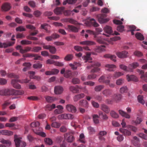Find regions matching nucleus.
I'll return each mask as SVG.
<instances>
[{"label": "nucleus", "instance_id": "1", "mask_svg": "<svg viewBox=\"0 0 147 147\" xmlns=\"http://www.w3.org/2000/svg\"><path fill=\"white\" fill-rule=\"evenodd\" d=\"M29 81V80L27 79L22 80L17 79H12L11 81V83L14 88L20 89L21 88V86L20 84L18 83V82L22 83H27Z\"/></svg>", "mask_w": 147, "mask_h": 147}, {"label": "nucleus", "instance_id": "2", "mask_svg": "<svg viewBox=\"0 0 147 147\" xmlns=\"http://www.w3.org/2000/svg\"><path fill=\"white\" fill-rule=\"evenodd\" d=\"M110 38H107L106 39H103L101 37H98L97 39V41L100 44H105L107 43L106 42L111 43L112 41H116L120 39V37H109Z\"/></svg>", "mask_w": 147, "mask_h": 147}, {"label": "nucleus", "instance_id": "3", "mask_svg": "<svg viewBox=\"0 0 147 147\" xmlns=\"http://www.w3.org/2000/svg\"><path fill=\"white\" fill-rule=\"evenodd\" d=\"M100 64L99 63L94 62L92 63L91 66H87V68L88 69H89L93 68V69H92L91 71V72H96L100 71V68H98V67L100 66Z\"/></svg>", "mask_w": 147, "mask_h": 147}, {"label": "nucleus", "instance_id": "4", "mask_svg": "<svg viewBox=\"0 0 147 147\" xmlns=\"http://www.w3.org/2000/svg\"><path fill=\"white\" fill-rule=\"evenodd\" d=\"M7 95H20L23 94L24 92L23 90H16L13 89H7Z\"/></svg>", "mask_w": 147, "mask_h": 147}, {"label": "nucleus", "instance_id": "5", "mask_svg": "<svg viewBox=\"0 0 147 147\" xmlns=\"http://www.w3.org/2000/svg\"><path fill=\"white\" fill-rule=\"evenodd\" d=\"M21 138H18V136L15 135L14 136V142L16 147H25L26 146V143L22 141L21 140Z\"/></svg>", "mask_w": 147, "mask_h": 147}, {"label": "nucleus", "instance_id": "6", "mask_svg": "<svg viewBox=\"0 0 147 147\" xmlns=\"http://www.w3.org/2000/svg\"><path fill=\"white\" fill-rule=\"evenodd\" d=\"M103 30L106 33L110 35L114 36L118 35L119 34L118 32L116 31L113 32L111 28L109 26H106L103 28Z\"/></svg>", "mask_w": 147, "mask_h": 147}, {"label": "nucleus", "instance_id": "7", "mask_svg": "<svg viewBox=\"0 0 147 147\" xmlns=\"http://www.w3.org/2000/svg\"><path fill=\"white\" fill-rule=\"evenodd\" d=\"M106 17V15L104 14H99L97 16L98 21L100 24L105 23L109 21V19L105 18Z\"/></svg>", "mask_w": 147, "mask_h": 147}, {"label": "nucleus", "instance_id": "8", "mask_svg": "<svg viewBox=\"0 0 147 147\" xmlns=\"http://www.w3.org/2000/svg\"><path fill=\"white\" fill-rule=\"evenodd\" d=\"M85 24L88 26H92L94 27H97L99 26V25L96 22V21L93 18L90 19L89 20L86 21L85 22Z\"/></svg>", "mask_w": 147, "mask_h": 147}, {"label": "nucleus", "instance_id": "9", "mask_svg": "<svg viewBox=\"0 0 147 147\" xmlns=\"http://www.w3.org/2000/svg\"><path fill=\"white\" fill-rule=\"evenodd\" d=\"M58 118L59 119H73L74 118V115L70 114H63L59 115Z\"/></svg>", "mask_w": 147, "mask_h": 147}, {"label": "nucleus", "instance_id": "10", "mask_svg": "<svg viewBox=\"0 0 147 147\" xmlns=\"http://www.w3.org/2000/svg\"><path fill=\"white\" fill-rule=\"evenodd\" d=\"M82 87L81 86H71L69 87V89L71 92L73 93H78L80 92V90L82 89Z\"/></svg>", "mask_w": 147, "mask_h": 147}, {"label": "nucleus", "instance_id": "11", "mask_svg": "<svg viewBox=\"0 0 147 147\" xmlns=\"http://www.w3.org/2000/svg\"><path fill=\"white\" fill-rule=\"evenodd\" d=\"M14 41H10L7 42L2 43L0 42V48L4 49L6 48L12 46L15 43Z\"/></svg>", "mask_w": 147, "mask_h": 147}, {"label": "nucleus", "instance_id": "12", "mask_svg": "<svg viewBox=\"0 0 147 147\" xmlns=\"http://www.w3.org/2000/svg\"><path fill=\"white\" fill-rule=\"evenodd\" d=\"M66 108L68 111L73 113H76L77 111L76 107L71 104H69L67 105Z\"/></svg>", "mask_w": 147, "mask_h": 147}, {"label": "nucleus", "instance_id": "13", "mask_svg": "<svg viewBox=\"0 0 147 147\" xmlns=\"http://www.w3.org/2000/svg\"><path fill=\"white\" fill-rule=\"evenodd\" d=\"M137 71L141 75L140 78L146 82H147V72L144 74V71L138 69Z\"/></svg>", "mask_w": 147, "mask_h": 147}, {"label": "nucleus", "instance_id": "14", "mask_svg": "<svg viewBox=\"0 0 147 147\" xmlns=\"http://www.w3.org/2000/svg\"><path fill=\"white\" fill-rule=\"evenodd\" d=\"M102 94L106 97H109L112 95V91L109 89H105L102 91Z\"/></svg>", "mask_w": 147, "mask_h": 147}, {"label": "nucleus", "instance_id": "15", "mask_svg": "<svg viewBox=\"0 0 147 147\" xmlns=\"http://www.w3.org/2000/svg\"><path fill=\"white\" fill-rule=\"evenodd\" d=\"M128 53L125 51L117 52L116 53L117 56L119 58H125L127 57Z\"/></svg>", "mask_w": 147, "mask_h": 147}, {"label": "nucleus", "instance_id": "16", "mask_svg": "<svg viewBox=\"0 0 147 147\" xmlns=\"http://www.w3.org/2000/svg\"><path fill=\"white\" fill-rule=\"evenodd\" d=\"M67 137L66 140L68 142H72L74 140L75 138L72 135H69V133H66L64 134V138L66 139Z\"/></svg>", "mask_w": 147, "mask_h": 147}, {"label": "nucleus", "instance_id": "17", "mask_svg": "<svg viewBox=\"0 0 147 147\" xmlns=\"http://www.w3.org/2000/svg\"><path fill=\"white\" fill-rule=\"evenodd\" d=\"M100 109L102 111L106 113H108L110 111V109L108 106L105 104H102L100 105Z\"/></svg>", "mask_w": 147, "mask_h": 147}, {"label": "nucleus", "instance_id": "18", "mask_svg": "<svg viewBox=\"0 0 147 147\" xmlns=\"http://www.w3.org/2000/svg\"><path fill=\"white\" fill-rule=\"evenodd\" d=\"M81 36H85V37H88V34H90L95 35L94 32L93 31L90 30H86L85 32L84 30H83L81 31Z\"/></svg>", "mask_w": 147, "mask_h": 147}, {"label": "nucleus", "instance_id": "19", "mask_svg": "<svg viewBox=\"0 0 147 147\" xmlns=\"http://www.w3.org/2000/svg\"><path fill=\"white\" fill-rule=\"evenodd\" d=\"M63 91V88L60 86H55L54 88V92L57 94H61Z\"/></svg>", "mask_w": 147, "mask_h": 147}, {"label": "nucleus", "instance_id": "20", "mask_svg": "<svg viewBox=\"0 0 147 147\" xmlns=\"http://www.w3.org/2000/svg\"><path fill=\"white\" fill-rule=\"evenodd\" d=\"M65 8L63 7H57L54 10V13L57 15L61 14L64 11Z\"/></svg>", "mask_w": 147, "mask_h": 147}, {"label": "nucleus", "instance_id": "21", "mask_svg": "<svg viewBox=\"0 0 147 147\" xmlns=\"http://www.w3.org/2000/svg\"><path fill=\"white\" fill-rule=\"evenodd\" d=\"M85 96V94L83 93L77 94L74 96L73 100L74 102H77L79 100L84 98Z\"/></svg>", "mask_w": 147, "mask_h": 147}, {"label": "nucleus", "instance_id": "22", "mask_svg": "<svg viewBox=\"0 0 147 147\" xmlns=\"http://www.w3.org/2000/svg\"><path fill=\"white\" fill-rule=\"evenodd\" d=\"M11 8L10 4L7 3H4L2 6V10L4 11H7L9 10Z\"/></svg>", "mask_w": 147, "mask_h": 147}, {"label": "nucleus", "instance_id": "23", "mask_svg": "<svg viewBox=\"0 0 147 147\" xmlns=\"http://www.w3.org/2000/svg\"><path fill=\"white\" fill-rule=\"evenodd\" d=\"M91 54H94V53L92 52H87L86 55H84L82 57V58L85 60V62H86L87 61L91 60L92 59L90 57V56Z\"/></svg>", "mask_w": 147, "mask_h": 147}, {"label": "nucleus", "instance_id": "24", "mask_svg": "<svg viewBox=\"0 0 147 147\" xmlns=\"http://www.w3.org/2000/svg\"><path fill=\"white\" fill-rule=\"evenodd\" d=\"M105 78L106 77L104 75H103L98 79V82L101 83H105V84H108L110 82L109 80H105Z\"/></svg>", "mask_w": 147, "mask_h": 147}, {"label": "nucleus", "instance_id": "25", "mask_svg": "<svg viewBox=\"0 0 147 147\" xmlns=\"http://www.w3.org/2000/svg\"><path fill=\"white\" fill-rule=\"evenodd\" d=\"M139 64L137 62H134L129 64L128 66V68L129 69L130 72L133 71V70L138 66Z\"/></svg>", "mask_w": 147, "mask_h": 147}, {"label": "nucleus", "instance_id": "26", "mask_svg": "<svg viewBox=\"0 0 147 147\" xmlns=\"http://www.w3.org/2000/svg\"><path fill=\"white\" fill-rule=\"evenodd\" d=\"M79 104L80 106L85 108H87L88 107L89 103L86 100H80L79 102Z\"/></svg>", "mask_w": 147, "mask_h": 147}, {"label": "nucleus", "instance_id": "27", "mask_svg": "<svg viewBox=\"0 0 147 147\" xmlns=\"http://www.w3.org/2000/svg\"><path fill=\"white\" fill-rule=\"evenodd\" d=\"M13 132L5 130H2L0 131V134L7 136H11L13 134Z\"/></svg>", "mask_w": 147, "mask_h": 147}, {"label": "nucleus", "instance_id": "28", "mask_svg": "<svg viewBox=\"0 0 147 147\" xmlns=\"http://www.w3.org/2000/svg\"><path fill=\"white\" fill-rule=\"evenodd\" d=\"M127 80L129 82L130 81H138V79L134 75H127L126 76Z\"/></svg>", "mask_w": 147, "mask_h": 147}, {"label": "nucleus", "instance_id": "29", "mask_svg": "<svg viewBox=\"0 0 147 147\" xmlns=\"http://www.w3.org/2000/svg\"><path fill=\"white\" fill-rule=\"evenodd\" d=\"M133 139L134 140L132 141L133 144L137 147H140V145L139 144L138 138L136 136H134L133 137Z\"/></svg>", "mask_w": 147, "mask_h": 147}, {"label": "nucleus", "instance_id": "30", "mask_svg": "<svg viewBox=\"0 0 147 147\" xmlns=\"http://www.w3.org/2000/svg\"><path fill=\"white\" fill-rule=\"evenodd\" d=\"M119 131L125 136H130L131 135L130 131L123 128H120Z\"/></svg>", "mask_w": 147, "mask_h": 147}, {"label": "nucleus", "instance_id": "31", "mask_svg": "<svg viewBox=\"0 0 147 147\" xmlns=\"http://www.w3.org/2000/svg\"><path fill=\"white\" fill-rule=\"evenodd\" d=\"M119 113L122 117H125L126 118L129 119L130 117V116L129 114L121 110H119Z\"/></svg>", "mask_w": 147, "mask_h": 147}, {"label": "nucleus", "instance_id": "32", "mask_svg": "<svg viewBox=\"0 0 147 147\" xmlns=\"http://www.w3.org/2000/svg\"><path fill=\"white\" fill-rule=\"evenodd\" d=\"M122 96L119 94H115L112 96V99L113 100L117 101L121 99Z\"/></svg>", "mask_w": 147, "mask_h": 147}, {"label": "nucleus", "instance_id": "33", "mask_svg": "<svg viewBox=\"0 0 147 147\" xmlns=\"http://www.w3.org/2000/svg\"><path fill=\"white\" fill-rule=\"evenodd\" d=\"M50 26L48 24L45 23L41 25V27L42 29H44L47 32H49V29L50 28Z\"/></svg>", "mask_w": 147, "mask_h": 147}, {"label": "nucleus", "instance_id": "34", "mask_svg": "<svg viewBox=\"0 0 147 147\" xmlns=\"http://www.w3.org/2000/svg\"><path fill=\"white\" fill-rule=\"evenodd\" d=\"M69 65L72 69L76 70L77 69L78 67L81 66V64L79 63L75 62L73 64H70Z\"/></svg>", "mask_w": 147, "mask_h": 147}, {"label": "nucleus", "instance_id": "35", "mask_svg": "<svg viewBox=\"0 0 147 147\" xmlns=\"http://www.w3.org/2000/svg\"><path fill=\"white\" fill-rule=\"evenodd\" d=\"M104 57L105 58H109L111 60L115 62H116V60L115 59L116 56L114 55L107 54L104 55Z\"/></svg>", "mask_w": 147, "mask_h": 147}, {"label": "nucleus", "instance_id": "36", "mask_svg": "<svg viewBox=\"0 0 147 147\" xmlns=\"http://www.w3.org/2000/svg\"><path fill=\"white\" fill-rule=\"evenodd\" d=\"M68 28L69 30L73 32H77L78 31V29L73 26L68 25Z\"/></svg>", "mask_w": 147, "mask_h": 147}, {"label": "nucleus", "instance_id": "37", "mask_svg": "<svg viewBox=\"0 0 147 147\" xmlns=\"http://www.w3.org/2000/svg\"><path fill=\"white\" fill-rule=\"evenodd\" d=\"M99 115L100 118L102 119L106 120L108 118V117L107 115L104 113L102 111H100L99 112Z\"/></svg>", "mask_w": 147, "mask_h": 147}, {"label": "nucleus", "instance_id": "38", "mask_svg": "<svg viewBox=\"0 0 147 147\" xmlns=\"http://www.w3.org/2000/svg\"><path fill=\"white\" fill-rule=\"evenodd\" d=\"M80 44L82 45H94L95 43L92 41L86 40L80 42Z\"/></svg>", "mask_w": 147, "mask_h": 147}, {"label": "nucleus", "instance_id": "39", "mask_svg": "<svg viewBox=\"0 0 147 147\" xmlns=\"http://www.w3.org/2000/svg\"><path fill=\"white\" fill-rule=\"evenodd\" d=\"M45 98L46 101L49 103L52 102L55 100V98L53 97L47 96Z\"/></svg>", "mask_w": 147, "mask_h": 147}, {"label": "nucleus", "instance_id": "40", "mask_svg": "<svg viewBox=\"0 0 147 147\" xmlns=\"http://www.w3.org/2000/svg\"><path fill=\"white\" fill-rule=\"evenodd\" d=\"M105 67L108 68L106 69L109 71H113V69L116 67V66L113 64H107L105 66Z\"/></svg>", "mask_w": 147, "mask_h": 147}, {"label": "nucleus", "instance_id": "41", "mask_svg": "<svg viewBox=\"0 0 147 147\" xmlns=\"http://www.w3.org/2000/svg\"><path fill=\"white\" fill-rule=\"evenodd\" d=\"M104 87L103 85H99L96 86L94 88V90L96 92H100Z\"/></svg>", "mask_w": 147, "mask_h": 147}, {"label": "nucleus", "instance_id": "42", "mask_svg": "<svg viewBox=\"0 0 147 147\" xmlns=\"http://www.w3.org/2000/svg\"><path fill=\"white\" fill-rule=\"evenodd\" d=\"M79 141L82 143L84 144L86 143V141L85 140V136L84 134H81L80 135Z\"/></svg>", "mask_w": 147, "mask_h": 147}, {"label": "nucleus", "instance_id": "43", "mask_svg": "<svg viewBox=\"0 0 147 147\" xmlns=\"http://www.w3.org/2000/svg\"><path fill=\"white\" fill-rule=\"evenodd\" d=\"M104 47H105V46L103 45L97 47L96 49V51L97 52H100L102 51H105V49L104 48Z\"/></svg>", "mask_w": 147, "mask_h": 147}, {"label": "nucleus", "instance_id": "44", "mask_svg": "<svg viewBox=\"0 0 147 147\" xmlns=\"http://www.w3.org/2000/svg\"><path fill=\"white\" fill-rule=\"evenodd\" d=\"M110 115L112 117L114 118H117L119 117L118 114L114 111H110Z\"/></svg>", "mask_w": 147, "mask_h": 147}, {"label": "nucleus", "instance_id": "45", "mask_svg": "<svg viewBox=\"0 0 147 147\" xmlns=\"http://www.w3.org/2000/svg\"><path fill=\"white\" fill-rule=\"evenodd\" d=\"M98 118L99 116L97 115H93V120L95 123L97 124L99 123Z\"/></svg>", "mask_w": 147, "mask_h": 147}, {"label": "nucleus", "instance_id": "46", "mask_svg": "<svg viewBox=\"0 0 147 147\" xmlns=\"http://www.w3.org/2000/svg\"><path fill=\"white\" fill-rule=\"evenodd\" d=\"M72 72L70 70H67L64 74V76L67 78H68L71 76Z\"/></svg>", "mask_w": 147, "mask_h": 147}, {"label": "nucleus", "instance_id": "47", "mask_svg": "<svg viewBox=\"0 0 147 147\" xmlns=\"http://www.w3.org/2000/svg\"><path fill=\"white\" fill-rule=\"evenodd\" d=\"M7 76L9 78H14L16 79H18L20 78L19 76L16 75L13 73H8L7 75Z\"/></svg>", "mask_w": 147, "mask_h": 147}, {"label": "nucleus", "instance_id": "48", "mask_svg": "<svg viewBox=\"0 0 147 147\" xmlns=\"http://www.w3.org/2000/svg\"><path fill=\"white\" fill-rule=\"evenodd\" d=\"M123 75V74L122 73L120 72L116 71L113 75V77L114 78H116Z\"/></svg>", "mask_w": 147, "mask_h": 147}, {"label": "nucleus", "instance_id": "49", "mask_svg": "<svg viewBox=\"0 0 147 147\" xmlns=\"http://www.w3.org/2000/svg\"><path fill=\"white\" fill-rule=\"evenodd\" d=\"M71 82L74 84H79L80 83V80L79 78H74L72 79Z\"/></svg>", "mask_w": 147, "mask_h": 147}, {"label": "nucleus", "instance_id": "50", "mask_svg": "<svg viewBox=\"0 0 147 147\" xmlns=\"http://www.w3.org/2000/svg\"><path fill=\"white\" fill-rule=\"evenodd\" d=\"M143 96L142 95H139L138 97V102L142 104H144L145 103V102L143 99Z\"/></svg>", "mask_w": 147, "mask_h": 147}, {"label": "nucleus", "instance_id": "51", "mask_svg": "<svg viewBox=\"0 0 147 147\" xmlns=\"http://www.w3.org/2000/svg\"><path fill=\"white\" fill-rule=\"evenodd\" d=\"M51 126L55 128H59L61 125L60 124L57 122H53L51 124Z\"/></svg>", "mask_w": 147, "mask_h": 147}, {"label": "nucleus", "instance_id": "52", "mask_svg": "<svg viewBox=\"0 0 147 147\" xmlns=\"http://www.w3.org/2000/svg\"><path fill=\"white\" fill-rule=\"evenodd\" d=\"M31 49V47H26L25 49H21L20 51V53L22 54H24L27 52L30 51Z\"/></svg>", "mask_w": 147, "mask_h": 147}, {"label": "nucleus", "instance_id": "53", "mask_svg": "<svg viewBox=\"0 0 147 147\" xmlns=\"http://www.w3.org/2000/svg\"><path fill=\"white\" fill-rule=\"evenodd\" d=\"M7 89H4L0 90V95L2 96H7Z\"/></svg>", "mask_w": 147, "mask_h": 147}, {"label": "nucleus", "instance_id": "54", "mask_svg": "<svg viewBox=\"0 0 147 147\" xmlns=\"http://www.w3.org/2000/svg\"><path fill=\"white\" fill-rule=\"evenodd\" d=\"M45 142L47 144L49 145H51L53 144V141L50 138H46L45 139Z\"/></svg>", "mask_w": 147, "mask_h": 147}, {"label": "nucleus", "instance_id": "55", "mask_svg": "<svg viewBox=\"0 0 147 147\" xmlns=\"http://www.w3.org/2000/svg\"><path fill=\"white\" fill-rule=\"evenodd\" d=\"M119 67L121 69L125 71H129V69L128 68V67L127 68V67L125 65L122 64L120 65Z\"/></svg>", "mask_w": 147, "mask_h": 147}, {"label": "nucleus", "instance_id": "56", "mask_svg": "<svg viewBox=\"0 0 147 147\" xmlns=\"http://www.w3.org/2000/svg\"><path fill=\"white\" fill-rule=\"evenodd\" d=\"M73 57L72 54H68L65 57L64 59L66 61H70L72 59Z\"/></svg>", "mask_w": 147, "mask_h": 147}, {"label": "nucleus", "instance_id": "57", "mask_svg": "<svg viewBox=\"0 0 147 147\" xmlns=\"http://www.w3.org/2000/svg\"><path fill=\"white\" fill-rule=\"evenodd\" d=\"M127 127L129 129L131 130L134 132H135L137 131V129L134 126L128 125H127Z\"/></svg>", "mask_w": 147, "mask_h": 147}, {"label": "nucleus", "instance_id": "58", "mask_svg": "<svg viewBox=\"0 0 147 147\" xmlns=\"http://www.w3.org/2000/svg\"><path fill=\"white\" fill-rule=\"evenodd\" d=\"M127 91V88L126 86H123L120 88V92L123 93L126 92Z\"/></svg>", "mask_w": 147, "mask_h": 147}, {"label": "nucleus", "instance_id": "59", "mask_svg": "<svg viewBox=\"0 0 147 147\" xmlns=\"http://www.w3.org/2000/svg\"><path fill=\"white\" fill-rule=\"evenodd\" d=\"M40 123L38 122H33L31 123L30 124L31 126L32 127H36L39 126Z\"/></svg>", "mask_w": 147, "mask_h": 147}, {"label": "nucleus", "instance_id": "60", "mask_svg": "<svg viewBox=\"0 0 147 147\" xmlns=\"http://www.w3.org/2000/svg\"><path fill=\"white\" fill-rule=\"evenodd\" d=\"M134 55L137 57H141L143 55V54L141 52L136 51L134 52Z\"/></svg>", "mask_w": 147, "mask_h": 147}, {"label": "nucleus", "instance_id": "61", "mask_svg": "<svg viewBox=\"0 0 147 147\" xmlns=\"http://www.w3.org/2000/svg\"><path fill=\"white\" fill-rule=\"evenodd\" d=\"M41 49L42 48L41 47H36L33 48L32 51L34 52H38L40 50H41Z\"/></svg>", "mask_w": 147, "mask_h": 147}, {"label": "nucleus", "instance_id": "62", "mask_svg": "<svg viewBox=\"0 0 147 147\" xmlns=\"http://www.w3.org/2000/svg\"><path fill=\"white\" fill-rule=\"evenodd\" d=\"M21 43L22 45H29L32 43V42L28 40H23L21 41Z\"/></svg>", "mask_w": 147, "mask_h": 147}, {"label": "nucleus", "instance_id": "63", "mask_svg": "<svg viewBox=\"0 0 147 147\" xmlns=\"http://www.w3.org/2000/svg\"><path fill=\"white\" fill-rule=\"evenodd\" d=\"M42 64L39 63H35L33 65V67L34 68H40L42 67Z\"/></svg>", "mask_w": 147, "mask_h": 147}, {"label": "nucleus", "instance_id": "64", "mask_svg": "<svg viewBox=\"0 0 147 147\" xmlns=\"http://www.w3.org/2000/svg\"><path fill=\"white\" fill-rule=\"evenodd\" d=\"M123 83V80L122 79L120 78L117 80L116 81V84L118 85H122Z\"/></svg>", "mask_w": 147, "mask_h": 147}]
</instances>
